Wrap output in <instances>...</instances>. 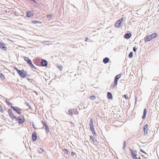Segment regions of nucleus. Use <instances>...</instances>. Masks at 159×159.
Listing matches in <instances>:
<instances>
[{
	"label": "nucleus",
	"mask_w": 159,
	"mask_h": 159,
	"mask_svg": "<svg viewBox=\"0 0 159 159\" xmlns=\"http://www.w3.org/2000/svg\"><path fill=\"white\" fill-rule=\"evenodd\" d=\"M14 69L17 71L18 73L22 78H24L27 76V72L26 71H24V70H19L16 67H14Z\"/></svg>",
	"instance_id": "nucleus-1"
},
{
	"label": "nucleus",
	"mask_w": 159,
	"mask_h": 159,
	"mask_svg": "<svg viewBox=\"0 0 159 159\" xmlns=\"http://www.w3.org/2000/svg\"><path fill=\"white\" fill-rule=\"evenodd\" d=\"M93 121V119L91 118L90 120L89 124L90 129L92 132V134L94 135H95L96 134L94 128Z\"/></svg>",
	"instance_id": "nucleus-2"
},
{
	"label": "nucleus",
	"mask_w": 159,
	"mask_h": 159,
	"mask_svg": "<svg viewBox=\"0 0 159 159\" xmlns=\"http://www.w3.org/2000/svg\"><path fill=\"white\" fill-rule=\"evenodd\" d=\"M8 112L10 117L12 120H14L16 119V115H15L13 111L11 109H8Z\"/></svg>",
	"instance_id": "nucleus-3"
},
{
	"label": "nucleus",
	"mask_w": 159,
	"mask_h": 159,
	"mask_svg": "<svg viewBox=\"0 0 159 159\" xmlns=\"http://www.w3.org/2000/svg\"><path fill=\"white\" fill-rule=\"evenodd\" d=\"M16 120L20 124H23L25 121V119L23 116H18L16 118Z\"/></svg>",
	"instance_id": "nucleus-4"
},
{
	"label": "nucleus",
	"mask_w": 159,
	"mask_h": 159,
	"mask_svg": "<svg viewBox=\"0 0 159 159\" xmlns=\"http://www.w3.org/2000/svg\"><path fill=\"white\" fill-rule=\"evenodd\" d=\"M11 108L13 110L16 111L17 113L19 114H20L21 113V109L17 107L11 106Z\"/></svg>",
	"instance_id": "nucleus-5"
},
{
	"label": "nucleus",
	"mask_w": 159,
	"mask_h": 159,
	"mask_svg": "<svg viewBox=\"0 0 159 159\" xmlns=\"http://www.w3.org/2000/svg\"><path fill=\"white\" fill-rule=\"evenodd\" d=\"M123 17H122L121 19H119L115 23V26L116 28H118L120 27V25L122 23V21L123 20Z\"/></svg>",
	"instance_id": "nucleus-6"
},
{
	"label": "nucleus",
	"mask_w": 159,
	"mask_h": 159,
	"mask_svg": "<svg viewBox=\"0 0 159 159\" xmlns=\"http://www.w3.org/2000/svg\"><path fill=\"white\" fill-rule=\"evenodd\" d=\"M131 154L134 159H140V157L137 158L136 157V152L135 151H131Z\"/></svg>",
	"instance_id": "nucleus-7"
},
{
	"label": "nucleus",
	"mask_w": 159,
	"mask_h": 159,
	"mask_svg": "<svg viewBox=\"0 0 159 159\" xmlns=\"http://www.w3.org/2000/svg\"><path fill=\"white\" fill-rule=\"evenodd\" d=\"M148 125L147 124H146L144 125L143 128V132L144 135L148 134Z\"/></svg>",
	"instance_id": "nucleus-8"
},
{
	"label": "nucleus",
	"mask_w": 159,
	"mask_h": 159,
	"mask_svg": "<svg viewBox=\"0 0 159 159\" xmlns=\"http://www.w3.org/2000/svg\"><path fill=\"white\" fill-rule=\"evenodd\" d=\"M0 48L5 50L7 49L5 44L1 41H0Z\"/></svg>",
	"instance_id": "nucleus-9"
},
{
	"label": "nucleus",
	"mask_w": 159,
	"mask_h": 159,
	"mask_svg": "<svg viewBox=\"0 0 159 159\" xmlns=\"http://www.w3.org/2000/svg\"><path fill=\"white\" fill-rule=\"evenodd\" d=\"M152 37L151 34L148 36L144 38V40L145 42L151 41L152 39Z\"/></svg>",
	"instance_id": "nucleus-10"
},
{
	"label": "nucleus",
	"mask_w": 159,
	"mask_h": 159,
	"mask_svg": "<svg viewBox=\"0 0 159 159\" xmlns=\"http://www.w3.org/2000/svg\"><path fill=\"white\" fill-rule=\"evenodd\" d=\"M32 138L33 140L36 141L37 139V135L35 132H33L32 134Z\"/></svg>",
	"instance_id": "nucleus-11"
},
{
	"label": "nucleus",
	"mask_w": 159,
	"mask_h": 159,
	"mask_svg": "<svg viewBox=\"0 0 159 159\" xmlns=\"http://www.w3.org/2000/svg\"><path fill=\"white\" fill-rule=\"evenodd\" d=\"M24 59L29 64H31V62H32L31 61L28 57H24Z\"/></svg>",
	"instance_id": "nucleus-12"
},
{
	"label": "nucleus",
	"mask_w": 159,
	"mask_h": 159,
	"mask_svg": "<svg viewBox=\"0 0 159 159\" xmlns=\"http://www.w3.org/2000/svg\"><path fill=\"white\" fill-rule=\"evenodd\" d=\"M131 34L130 33H127L125 34L124 35V37L125 38L128 39H129L131 37Z\"/></svg>",
	"instance_id": "nucleus-13"
},
{
	"label": "nucleus",
	"mask_w": 159,
	"mask_h": 159,
	"mask_svg": "<svg viewBox=\"0 0 159 159\" xmlns=\"http://www.w3.org/2000/svg\"><path fill=\"white\" fill-rule=\"evenodd\" d=\"M26 16L28 17H31L33 16V14L30 11H29L26 14Z\"/></svg>",
	"instance_id": "nucleus-14"
},
{
	"label": "nucleus",
	"mask_w": 159,
	"mask_h": 159,
	"mask_svg": "<svg viewBox=\"0 0 159 159\" xmlns=\"http://www.w3.org/2000/svg\"><path fill=\"white\" fill-rule=\"evenodd\" d=\"M42 65L43 66H46L47 65V62L45 60H43L42 61Z\"/></svg>",
	"instance_id": "nucleus-15"
},
{
	"label": "nucleus",
	"mask_w": 159,
	"mask_h": 159,
	"mask_svg": "<svg viewBox=\"0 0 159 159\" xmlns=\"http://www.w3.org/2000/svg\"><path fill=\"white\" fill-rule=\"evenodd\" d=\"M109 61V59L108 57H106L103 60V62L105 64H107Z\"/></svg>",
	"instance_id": "nucleus-16"
},
{
	"label": "nucleus",
	"mask_w": 159,
	"mask_h": 159,
	"mask_svg": "<svg viewBox=\"0 0 159 159\" xmlns=\"http://www.w3.org/2000/svg\"><path fill=\"white\" fill-rule=\"evenodd\" d=\"M147 113V111L146 109H144L143 115L142 117V118L143 119H144L145 118Z\"/></svg>",
	"instance_id": "nucleus-17"
},
{
	"label": "nucleus",
	"mask_w": 159,
	"mask_h": 159,
	"mask_svg": "<svg viewBox=\"0 0 159 159\" xmlns=\"http://www.w3.org/2000/svg\"><path fill=\"white\" fill-rule=\"evenodd\" d=\"M5 102L7 103V104L9 106H10L11 107L12 106L13 104L11 102H10L9 101V99H7L5 100Z\"/></svg>",
	"instance_id": "nucleus-18"
},
{
	"label": "nucleus",
	"mask_w": 159,
	"mask_h": 159,
	"mask_svg": "<svg viewBox=\"0 0 159 159\" xmlns=\"http://www.w3.org/2000/svg\"><path fill=\"white\" fill-rule=\"evenodd\" d=\"M152 37V39L155 38L157 36V34L156 33H154L151 34Z\"/></svg>",
	"instance_id": "nucleus-19"
},
{
	"label": "nucleus",
	"mask_w": 159,
	"mask_h": 159,
	"mask_svg": "<svg viewBox=\"0 0 159 159\" xmlns=\"http://www.w3.org/2000/svg\"><path fill=\"white\" fill-rule=\"evenodd\" d=\"M107 96L108 98H112V96L111 93L108 92L107 94Z\"/></svg>",
	"instance_id": "nucleus-20"
},
{
	"label": "nucleus",
	"mask_w": 159,
	"mask_h": 159,
	"mask_svg": "<svg viewBox=\"0 0 159 159\" xmlns=\"http://www.w3.org/2000/svg\"><path fill=\"white\" fill-rule=\"evenodd\" d=\"M90 137L93 142H96L97 141V140L94 138V137L93 136H91Z\"/></svg>",
	"instance_id": "nucleus-21"
},
{
	"label": "nucleus",
	"mask_w": 159,
	"mask_h": 159,
	"mask_svg": "<svg viewBox=\"0 0 159 159\" xmlns=\"http://www.w3.org/2000/svg\"><path fill=\"white\" fill-rule=\"evenodd\" d=\"M118 79H116V78H115V79L114 80V85H113V87H114L115 86H116L117 85V82L118 81Z\"/></svg>",
	"instance_id": "nucleus-22"
},
{
	"label": "nucleus",
	"mask_w": 159,
	"mask_h": 159,
	"mask_svg": "<svg viewBox=\"0 0 159 159\" xmlns=\"http://www.w3.org/2000/svg\"><path fill=\"white\" fill-rule=\"evenodd\" d=\"M32 22L33 24H36V23H40L41 24L42 22H41L38 21L36 20H33L32 21Z\"/></svg>",
	"instance_id": "nucleus-23"
},
{
	"label": "nucleus",
	"mask_w": 159,
	"mask_h": 159,
	"mask_svg": "<svg viewBox=\"0 0 159 159\" xmlns=\"http://www.w3.org/2000/svg\"><path fill=\"white\" fill-rule=\"evenodd\" d=\"M41 123L43 125V126H44L45 127L46 126H48L46 122L43 121H42Z\"/></svg>",
	"instance_id": "nucleus-24"
},
{
	"label": "nucleus",
	"mask_w": 159,
	"mask_h": 159,
	"mask_svg": "<svg viewBox=\"0 0 159 159\" xmlns=\"http://www.w3.org/2000/svg\"><path fill=\"white\" fill-rule=\"evenodd\" d=\"M0 77L2 80H4L5 79L4 76L2 73L0 74Z\"/></svg>",
	"instance_id": "nucleus-25"
},
{
	"label": "nucleus",
	"mask_w": 159,
	"mask_h": 159,
	"mask_svg": "<svg viewBox=\"0 0 159 159\" xmlns=\"http://www.w3.org/2000/svg\"><path fill=\"white\" fill-rule=\"evenodd\" d=\"M121 76V75L120 74H118L116 76L115 78L119 80V79L120 78Z\"/></svg>",
	"instance_id": "nucleus-26"
},
{
	"label": "nucleus",
	"mask_w": 159,
	"mask_h": 159,
	"mask_svg": "<svg viewBox=\"0 0 159 159\" xmlns=\"http://www.w3.org/2000/svg\"><path fill=\"white\" fill-rule=\"evenodd\" d=\"M45 128L46 132L47 133H48L49 132V129L48 126H46Z\"/></svg>",
	"instance_id": "nucleus-27"
},
{
	"label": "nucleus",
	"mask_w": 159,
	"mask_h": 159,
	"mask_svg": "<svg viewBox=\"0 0 159 159\" xmlns=\"http://www.w3.org/2000/svg\"><path fill=\"white\" fill-rule=\"evenodd\" d=\"M64 151H65L64 152L65 153H66V155H67L69 153V152L68 150L66 149H64Z\"/></svg>",
	"instance_id": "nucleus-28"
},
{
	"label": "nucleus",
	"mask_w": 159,
	"mask_h": 159,
	"mask_svg": "<svg viewBox=\"0 0 159 159\" xmlns=\"http://www.w3.org/2000/svg\"><path fill=\"white\" fill-rule=\"evenodd\" d=\"M68 112L69 114L70 115H72L73 114V112H72V111L71 110H69L68 111Z\"/></svg>",
	"instance_id": "nucleus-29"
},
{
	"label": "nucleus",
	"mask_w": 159,
	"mask_h": 159,
	"mask_svg": "<svg viewBox=\"0 0 159 159\" xmlns=\"http://www.w3.org/2000/svg\"><path fill=\"white\" fill-rule=\"evenodd\" d=\"M52 14H50L48 15L47 16V17L49 18V19H51L52 18Z\"/></svg>",
	"instance_id": "nucleus-30"
},
{
	"label": "nucleus",
	"mask_w": 159,
	"mask_h": 159,
	"mask_svg": "<svg viewBox=\"0 0 159 159\" xmlns=\"http://www.w3.org/2000/svg\"><path fill=\"white\" fill-rule=\"evenodd\" d=\"M133 53L132 52H131L129 54V58H131L133 57Z\"/></svg>",
	"instance_id": "nucleus-31"
},
{
	"label": "nucleus",
	"mask_w": 159,
	"mask_h": 159,
	"mask_svg": "<svg viewBox=\"0 0 159 159\" xmlns=\"http://www.w3.org/2000/svg\"><path fill=\"white\" fill-rule=\"evenodd\" d=\"M90 98L91 100H93L95 98V97L94 96H91L90 97Z\"/></svg>",
	"instance_id": "nucleus-32"
},
{
	"label": "nucleus",
	"mask_w": 159,
	"mask_h": 159,
	"mask_svg": "<svg viewBox=\"0 0 159 159\" xmlns=\"http://www.w3.org/2000/svg\"><path fill=\"white\" fill-rule=\"evenodd\" d=\"M58 67L60 70H62L63 67L61 66H59Z\"/></svg>",
	"instance_id": "nucleus-33"
},
{
	"label": "nucleus",
	"mask_w": 159,
	"mask_h": 159,
	"mask_svg": "<svg viewBox=\"0 0 159 159\" xmlns=\"http://www.w3.org/2000/svg\"><path fill=\"white\" fill-rule=\"evenodd\" d=\"M0 111L1 112H3V110L2 109L1 106L0 104Z\"/></svg>",
	"instance_id": "nucleus-34"
},
{
	"label": "nucleus",
	"mask_w": 159,
	"mask_h": 159,
	"mask_svg": "<svg viewBox=\"0 0 159 159\" xmlns=\"http://www.w3.org/2000/svg\"><path fill=\"white\" fill-rule=\"evenodd\" d=\"M124 97H125V98L126 99H129V97L126 95H124Z\"/></svg>",
	"instance_id": "nucleus-35"
},
{
	"label": "nucleus",
	"mask_w": 159,
	"mask_h": 159,
	"mask_svg": "<svg viewBox=\"0 0 159 159\" xmlns=\"http://www.w3.org/2000/svg\"><path fill=\"white\" fill-rule=\"evenodd\" d=\"M26 104L27 106L29 107V108H31V106H30V104L28 103H26Z\"/></svg>",
	"instance_id": "nucleus-36"
},
{
	"label": "nucleus",
	"mask_w": 159,
	"mask_h": 159,
	"mask_svg": "<svg viewBox=\"0 0 159 159\" xmlns=\"http://www.w3.org/2000/svg\"><path fill=\"white\" fill-rule=\"evenodd\" d=\"M75 155V153L74 152H72L71 153V156L73 157Z\"/></svg>",
	"instance_id": "nucleus-37"
},
{
	"label": "nucleus",
	"mask_w": 159,
	"mask_h": 159,
	"mask_svg": "<svg viewBox=\"0 0 159 159\" xmlns=\"http://www.w3.org/2000/svg\"><path fill=\"white\" fill-rule=\"evenodd\" d=\"M29 65L30 66V67L31 68H33V66L34 65L32 64V62H31V64H30Z\"/></svg>",
	"instance_id": "nucleus-38"
},
{
	"label": "nucleus",
	"mask_w": 159,
	"mask_h": 159,
	"mask_svg": "<svg viewBox=\"0 0 159 159\" xmlns=\"http://www.w3.org/2000/svg\"><path fill=\"white\" fill-rule=\"evenodd\" d=\"M137 48H136L135 47H134L133 48V51L134 52H135L137 50Z\"/></svg>",
	"instance_id": "nucleus-39"
},
{
	"label": "nucleus",
	"mask_w": 159,
	"mask_h": 159,
	"mask_svg": "<svg viewBox=\"0 0 159 159\" xmlns=\"http://www.w3.org/2000/svg\"><path fill=\"white\" fill-rule=\"evenodd\" d=\"M140 151L141 152H142L143 153H144V154H146V153L145 152H144L143 150L142 149H141L140 150Z\"/></svg>",
	"instance_id": "nucleus-40"
},
{
	"label": "nucleus",
	"mask_w": 159,
	"mask_h": 159,
	"mask_svg": "<svg viewBox=\"0 0 159 159\" xmlns=\"http://www.w3.org/2000/svg\"><path fill=\"white\" fill-rule=\"evenodd\" d=\"M88 38H86L85 39V42H87L88 41Z\"/></svg>",
	"instance_id": "nucleus-41"
},
{
	"label": "nucleus",
	"mask_w": 159,
	"mask_h": 159,
	"mask_svg": "<svg viewBox=\"0 0 159 159\" xmlns=\"http://www.w3.org/2000/svg\"><path fill=\"white\" fill-rule=\"evenodd\" d=\"M33 68H34V69H35V70L36 69V68L35 66H33Z\"/></svg>",
	"instance_id": "nucleus-42"
},
{
	"label": "nucleus",
	"mask_w": 159,
	"mask_h": 159,
	"mask_svg": "<svg viewBox=\"0 0 159 159\" xmlns=\"http://www.w3.org/2000/svg\"><path fill=\"white\" fill-rule=\"evenodd\" d=\"M33 127H34V129H36V128H35V126H34V125H33Z\"/></svg>",
	"instance_id": "nucleus-43"
},
{
	"label": "nucleus",
	"mask_w": 159,
	"mask_h": 159,
	"mask_svg": "<svg viewBox=\"0 0 159 159\" xmlns=\"http://www.w3.org/2000/svg\"><path fill=\"white\" fill-rule=\"evenodd\" d=\"M124 146H125V142L124 143Z\"/></svg>",
	"instance_id": "nucleus-44"
},
{
	"label": "nucleus",
	"mask_w": 159,
	"mask_h": 159,
	"mask_svg": "<svg viewBox=\"0 0 159 159\" xmlns=\"http://www.w3.org/2000/svg\"><path fill=\"white\" fill-rule=\"evenodd\" d=\"M27 80H30V79H28Z\"/></svg>",
	"instance_id": "nucleus-45"
}]
</instances>
